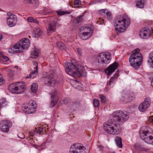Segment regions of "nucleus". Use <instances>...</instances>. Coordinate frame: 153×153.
Segmentation results:
<instances>
[{"instance_id": "obj_56", "label": "nucleus", "mask_w": 153, "mask_h": 153, "mask_svg": "<svg viewBox=\"0 0 153 153\" xmlns=\"http://www.w3.org/2000/svg\"><path fill=\"white\" fill-rule=\"evenodd\" d=\"M104 20L102 19H101V21H100V23H99V22H98V23L99 24H102V23H104Z\"/></svg>"}, {"instance_id": "obj_47", "label": "nucleus", "mask_w": 153, "mask_h": 153, "mask_svg": "<svg viewBox=\"0 0 153 153\" xmlns=\"http://www.w3.org/2000/svg\"><path fill=\"white\" fill-rule=\"evenodd\" d=\"M71 22L73 26L76 27V19H74L73 20L71 21Z\"/></svg>"}, {"instance_id": "obj_42", "label": "nucleus", "mask_w": 153, "mask_h": 153, "mask_svg": "<svg viewBox=\"0 0 153 153\" xmlns=\"http://www.w3.org/2000/svg\"><path fill=\"white\" fill-rule=\"evenodd\" d=\"M149 79L151 81V84L153 86V72L149 74Z\"/></svg>"}, {"instance_id": "obj_17", "label": "nucleus", "mask_w": 153, "mask_h": 153, "mask_svg": "<svg viewBox=\"0 0 153 153\" xmlns=\"http://www.w3.org/2000/svg\"><path fill=\"white\" fill-rule=\"evenodd\" d=\"M150 31L148 29L146 28L141 29L139 32L140 36L143 39H147L150 36Z\"/></svg>"}, {"instance_id": "obj_46", "label": "nucleus", "mask_w": 153, "mask_h": 153, "mask_svg": "<svg viewBox=\"0 0 153 153\" xmlns=\"http://www.w3.org/2000/svg\"><path fill=\"white\" fill-rule=\"evenodd\" d=\"M44 128L42 127H39L38 129L36 131L37 133H40L43 132L44 131Z\"/></svg>"}, {"instance_id": "obj_16", "label": "nucleus", "mask_w": 153, "mask_h": 153, "mask_svg": "<svg viewBox=\"0 0 153 153\" xmlns=\"http://www.w3.org/2000/svg\"><path fill=\"white\" fill-rule=\"evenodd\" d=\"M86 75V71L83 66L81 64H77V77H85Z\"/></svg>"}, {"instance_id": "obj_49", "label": "nucleus", "mask_w": 153, "mask_h": 153, "mask_svg": "<svg viewBox=\"0 0 153 153\" xmlns=\"http://www.w3.org/2000/svg\"><path fill=\"white\" fill-rule=\"evenodd\" d=\"M5 82L2 76L0 74V85L4 83Z\"/></svg>"}, {"instance_id": "obj_50", "label": "nucleus", "mask_w": 153, "mask_h": 153, "mask_svg": "<svg viewBox=\"0 0 153 153\" xmlns=\"http://www.w3.org/2000/svg\"><path fill=\"white\" fill-rule=\"evenodd\" d=\"M70 99L68 98H65L64 100V103L65 104H67L70 102Z\"/></svg>"}, {"instance_id": "obj_6", "label": "nucleus", "mask_w": 153, "mask_h": 153, "mask_svg": "<svg viewBox=\"0 0 153 153\" xmlns=\"http://www.w3.org/2000/svg\"><path fill=\"white\" fill-rule=\"evenodd\" d=\"M114 120L115 122H123L126 121L129 116L126 114L121 111H118L113 114Z\"/></svg>"}, {"instance_id": "obj_38", "label": "nucleus", "mask_w": 153, "mask_h": 153, "mask_svg": "<svg viewBox=\"0 0 153 153\" xmlns=\"http://www.w3.org/2000/svg\"><path fill=\"white\" fill-rule=\"evenodd\" d=\"M57 15L59 16H62L65 14H69V12L62 10H57L56 11Z\"/></svg>"}, {"instance_id": "obj_62", "label": "nucleus", "mask_w": 153, "mask_h": 153, "mask_svg": "<svg viewBox=\"0 0 153 153\" xmlns=\"http://www.w3.org/2000/svg\"><path fill=\"white\" fill-rule=\"evenodd\" d=\"M15 68H16V69H18V66H15Z\"/></svg>"}, {"instance_id": "obj_55", "label": "nucleus", "mask_w": 153, "mask_h": 153, "mask_svg": "<svg viewBox=\"0 0 153 153\" xmlns=\"http://www.w3.org/2000/svg\"><path fill=\"white\" fill-rule=\"evenodd\" d=\"M81 1L79 0H77V8L79 6H77L78 5H81Z\"/></svg>"}, {"instance_id": "obj_63", "label": "nucleus", "mask_w": 153, "mask_h": 153, "mask_svg": "<svg viewBox=\"0 0 153 153\" xmlns=\"http://www.w3.org/2000/svg\"><path fill=\"white\" fill-rule=\"evenodd\" d=\"M152 32L153 33V28L152 29Z\"/></svg>"}, {"instance_id": "obj_26", "label": "nucleus", "mask_w": 153, "mask_h": 153, "mask_svg": "<svg viewBox=\"0 0 153 153\" xmlns=\"http://www.w3.org/2000/svg\"><path fill=\"white\" fill-rule=\"evenodd\" d=\"M134 147L135 149L140 151H145L146 149L145 146L142 143H137L134 145Z\"/></svg>"}, {"instance_id": "obj_5", "label": "nucleus", "mask_w": 153, "mask_h": 153, "mask_svg": "<svg viewBox=\"0 0 153 153\" xmlns=\"http://www.w3.org/2000/svg\"><path fill=\"white\" fill-rule=\"evenodd\" d=\"M29 46V45L21 39L18 42L15 44L9 49V52L10 53H21L23 50L27 49Z\"/></svg>"}, {"instance_id": "obj_52", "label": "nucleus", "mask_w": 153, "mask_h": 153, "mask_svg": "<svg viewBox=\"0 0 153 153\" xmlns=\"http://www.w3.org/2000/svg\"><path fill=\"white\" fill-rule=\"evenodd\" d=\"M22 39H23V41H24V42H26V44L29 45L30 44V42L29 39L27 38H25Z\"/></svg>"}, {"instance_id": "obj_21", "label": "nucleus", "mask_w": 153, "mask_h": 153, "mask_svg": "<svg viewBox=\"0 0 153 153\" xmlns=\"http://www.w3.org/2000/svg\"><path fill=\"white\" fill-rule=\"evenodd\" d=\"M25 85L24 83L17 82V87L18 90H17L18 91L15 92V94H21L24 92L25 88Z\"/></svg>"}, {"instance_id": "obj_35", "label": "nucleus", "mask_w": 153, "mask_h": 153, "mask_svg": "<svg viewBox=\"0 0 153 153\" xmlns=\"http://www.w3.org/2000/svg\"><path fill=\"white\" fill-rule=\"evenodd\" d=\"M38 51L34 50L32 52L30 57L32 58H36L39 55Z\"/></svg>"}, {"instance_id": "obj_27", "label": "nucleus", "mask_w": 153, "mask_h": 153, "mask_svg": "<svg viewBox=\"0 0 153 153\" xmlns=\"http://www.w3.org/2000/svg\"><path fill=\"white\" fill-rule=\"evenodd\" d=\"M136 6L140 8H143L144 5V0H136Z\"/></svg>"}, {"instance_id": "obj_45", "label": "nucleus", "mask_w": 153, "mask_h": 153, "mask_svg": "<svg viewBox=\"0 0 153 153\" xmlns=\"http://www.w3.org/2000/svg\"><path fill=\"white\" fill-rule=\"evenodd\" d=\"M34 0H25L24 2L25 4H33Z\"/></svg>"}, {"instance_id": "obj_20", "label": "nucleus", "mask_w": 153, "mask_h": 153, "mask_svg": "<svg viewBox=\"0 0 153 153\" xmlns=\"http://www.w3.org/2000/svg\"><path fill=\"white\" fill-rule=\"evenodd\" d=\"M129 94H126L123 93L120 98V101L123 103H126L129 101H131L133 99L134 95L131 94V97L129 96Z\"/></svg>"}, {"instance_id": "obj_14", "label": "nucleus", "mask_w": 153, "mask_h": 153, "mask_svg": "<svg viewBox=\"0 0 153 153\" xmlns=\"http://www.w3.org/2000/svg\"><path fill=\"white\" fill-rule=\"evenodd\" d=\"M149 100V99L146 98L144 101L139 105L138 108L140 111L144 112L148 109L150 105Z\"/></svg>"}, {"instance_id": "obj_57", "label": "nucleus", "mask_w": 153, "mask_h": 153, "mask_svg": "<svg viewBox=\"0 0 153 153\" xmlns=\"http://www.w3.org/2000/svg\"><path fill=\"white\" fill-rule=\"evenodd\" d=\"M129 94V96L130 97H131V94H133V95H134L133 94H132V93H128V94ZM134 97L133 98V99L134 98Z\"/></svg>"}, {"instance_id": "obj_28", "label": "nucleus", "mask_w": 153, "mask_h": 153, "mask_svg": "<svg viewBox=\"0 0 153 153\" xmlns=\"http://www.w3.org/2000/svg\"><path fill=\"white\" fill-rule=\"evenodd\" d=\"M149 57L148 62L152 67L153 68V52L152 51L149 53Z\"/></svg>"}, {"instance_id": "obj_23", "label": "nucleus", "mask_w": 153, "mask_h": 153, "mask_svg": "<svg viewBox=\"0 0 153 153\" xmlns=\"http://www.w3.org/2000/svg\"><path fill=\"white\" fill-rule=\"evenodd\" d=\"M9 90L11 91L12 93H15L14 91H17L18 88L17 87V82L16 83H13L10 84L8 88Z\"/></svg>"}, {"instance_id": "obj_30", "label": "nucleus", "mask_w": 153, "mask_h": 153, "mask_svg": "<svg viewBox=\"0 0 153 153\" xmlns=\"http://www.w3.org/2000/svg\"><path fill=\"white\" fill-rule=\"evenodd\" d=\"M38 88V85L36 83H33L31 86V91L33 93H36Z\"/></svg>"}, {"instance_id": "obj_34", "label": "nucleus", "mask_w": 153, "mask_h": 153, "mask_svg": "<svg viewBox=\"0 0 153 153\" xmlns=\"http://www.w3.org/2000/svg\"><path fill=\"white\" fill-rule=\"evenodd\" d=\"M56 46L58 48L61 50L65 49V46L64 44L61 42H58L56 43Z\"/></svg>"}, {"instance_id": "obj_59", "label": "nucleus", "mask_w": 153, "mask_h": 153, "mask_svg": "<svg viewBox=\"0 0 153 153\" xmlns=\"http://www.w3.org/2000/svg\"><path fill=\"white\" fill-rule=\"evenodd\" d=\"M33 137V135L31 133H30L29 137L30 138H32Z\"/></svg>"}, {"instance_id": "obj_58", "label": "nucleus", "mask_w": 153, "mask_h": 153, "mask_svg": "<svg viewBox=\"0 0 153 153\" xmlns=\"http://www.w3.org/2000/svg\"><path fill=\"white\" fill-rule=\"evenodd\" d=\"M76 0H75L74 2V5L75 6L74 7H76Z\"/></svg>"}, {"instance_id": "obj_2", "label": "nucleus", "mask_w": 153, "mask_h": 153, "mask_svg": "<svg viewBox=\"0 0 153 153\" xmlns=\"http://www.w3.org/2000/svg\"><path fill=\"white\" fill-rule=\"evenodd\" d=\"M140 50L137 48L132 52L129 58V62L130 65L135 70H137L140 66L143 61V56L140 53Z\"/></svg>"}, {"instance_id": "obj_19", "label": "nucleus", "mask_w": 153, "mask_h": 153, "mask_svg": "<svg viewBox=\"0 0 153 153\" xmlns=\"http://www.w3.org/2000/svg\"><path fill=\"white\" fill-rule=\"evenodd\" d=\"M33 65L34 66V70L32 71L31 73L29 74V76H26V78H31L33 79L36 77L38 74V63L36 62H33Z\"/></svg>"}, {"instance_id": "obj_10", "label": "nucleus", "mask_w": 153, "mask_h": 153, "mask_svg": "<svg viewBox=\"0 0 153 153\" xmlns=\"http://www.w3.org/2000/svg\"><path fill=\"white\" fill-rule=\"evenodd\" d=\"M35 104V102L32 101L30 102L27 106L22 107V110L27 114L33 113L35 111L36 106L34 105Z\"/></svg>"}, {"instance_id": "obj_7", "label": "nucleus", "mask_w": 153, "mask_h": 153, "mask_svg": "<svg viewBox=\"0 0 153 153\" xmlns=\"http://www.w3.org/2000/svg\"><path fill=\"white\" fill-rule=\"evenodd\" d=\"M65 71L67 73L75 78L76 76V65L72 62H67L65 63Z\"/></svg>"}, {"instance_id": "obj_12", "label": "nucleus", "mask_w": 153, "mask_h": 153, "mask_svg": "<svg viewBox=\"0 0 153 153\" xmlns=\"http://www.w3.org/2000/svg\"><path fill=\"white\" fill-rule=\"evenodd\" d=\"M12 126L11 123L9 120H1L0 123V128L4 132L7 133L9 131V128Z\"/></svg>"}, {"instance_id": "obj_60", "label": "nucleus", "mask_w": 153, "mask_h": 153, "mask_svg": "<svg viewBox=\"0 0 153 153\" xmlns=\"http://www.w3.org/2000/svg\"><path fill=\"white\" fill-rule=\"evenodd\" d=\"M99 148H100L101 149H102V148H103V146H102V145H99Z\"/></svg>"}, {"instance_id": "obj_11", "label": "nucleus", "mask_w": 153, "mask_h": 153, "mask_svg": "<svg viewBox=\"0 0 153 153\" xmlns=\"http://www.w3.org/2000/svg\"><path fill=\"white\" fill-rule=\"evenodd\" d=\"M94 29V26L92 25H90V28H88V31L83 32L82 33L79 32V36L82 39L86 40L91 36L93 32Z\"/></svg>"}, {"instance_id": "obj_33", "label": "nucleus", "mask_w": 153, "mask_h": 153, "mask_svg": "<svg viewBox=\"0 0 153 153\" xmlns=\"http://www.w3.org/2000/svg\"><path fill=\"white\" fill-rule=\"evenodd\" d=\"M115 76H112L110 79L109 81H108L107 83V85L110 86L113 85L114 83V80L115 79Z\"/></svg>"}, {"instance_id": "obj_15", "label": "nucleus", "mask_w": 153, "mask_h": 153, "mask_svg": "<svg viewBox=\"0 0 153 153\" xmlns=\"http://www.w3.org/2000/svg\"><path fill=\"white\" fill-rule=\"evenodd\" d=\"M118 65V64L117 62H114L111 65H110L107 69H105V72L108 75L110 76L115 71L117 68Z\"/></svg>"}, {"instance_id": "obj_61", "label": "nucleus", "mask_w": 153, "mask_h": 153, "mask_svg": "<svg viewBox=\"0 0 153 153\" xmlns=\"http://www.w3.org/2000/svg\"><path fill=\"white\" fill-rule=\"evenodd\" d=\"M2 38H3V36L2 35V34H1L0 36V40H1V39H2Z\"/></svg>"}, {"instance_id": "obj_31", "label": "nucleus", "mask_w": 153, "mask_h": 153, "mask_svg": "<svg viewBox=\"0 0 153 153\" xmlns=\"http://www.w3.org/2000/svg\"><path fill=\"white\" fill-rule=\"evenodd\" d=\"M70 153H76V143L73 144L71 147Z\"/></svg>"}, {"instance_id": "obj_22", "label": "nucleus", "mask_w": 153, "mask_h": 153, "mask_svg": "<svg viewBox=\"0 0 153 153\" xmlns=\"http://www.w3.org/2000/svg\"><path fill=\"white\" fill-rule=\"evenodd\" d=\"M56 24L55 21H52L48 25V27L47 29L48 33H51L55 30Z\"/></svg>"}, {"instance_id": "obj_9", "label": "nucleus", "mask_w": 153, "mask_h": 153, "mask_svg": "<svg viewBox=\"0 0 153 153\" xmlns=\"http://www.w3.org/2000/svg\"><path fill=\"white\" fill-rule=\"evenodd\" d=\"M6 19L8 25L10 27L14 26L17 21L16 16L10 12L7 13Z\"/></svg>"}, {"instance_id": "obj_51", "label": "nucleus", "mask_w": 153, "mask_h": 153, "mask_svg": "<svg viewBox=\"0 0 153 153\" xmlns=\"http://www.w3.org/2000/svg\"><path fill=\"white\" fill-rule=\"evenodd\" d=\"M18 135V137L21 139H23L25 137V135L23 133L19 134Z\"/></svg>"}, {"instance_id": "obj_3", "label": "nucleus", "mask_w": 153, "mask_h": 153, "mask_svg": "<svg viewBox=\"0 0 153 153\" xmlns=\"http://www.w3.org/2000/svg\"><path fill=\"white\" fill-rule=\"evenodd\" d=\"M104 130L108 133L113 135L119 134L120 131L118 125L113 122L111 120L105 123L103 125Z\"/></svg>"}, {"instance_id": "obj_37", "label": "nucleus", "mask_w": 153, "mask_h": 153, "mask_svg": "<svg viewBox=\"0 0 153 153\" xmlns=\"http://www.w3.org/2000/svg\"><path fill=\"white\" fill-rule=\"evenodd\" d=\"M76 76L75 77V78L73 77L75 79H71L70 81V84L72 86L74 87L75 88H76Z\"/></svg>"}, {"instance_id": "obj_43", "label": "nucleus", "mask_w": 153, "mask_h": 153, "mask_svg": "<svg viewBox=\"0 0 153 153\" xmlns=\"http://www.w3.org/2000/svg\"><path fill=\"white\" fill-rule=\"evenodd\" d=\"M84 16V14L82 15L81 16H79L78 17H77V24H79V22H81V21L83 20V16Z\"/></svg>"}, {"instance_id": "obj_53", "label": "nucleus", "mask_w": 153, "mask_h": 153, "mask_svg": "<svg viewBox=\"0 0 153 153\" xmlns=\"http://www.w3.org/2000/svg\"><path fill=\"white\" fill-rule=\"evenodd\" d=\"M77 52H78V54L80 56H82V51L81 49L79 48H77Z\"/></svg>"}, {"instance_id": "obj_41", "label": "nucleus", "mask_w": 153, "mask_h": 153, "mask_svg": "<svg viewBox=\"0 0 153 153\" xmlns=\"http://www.w3.org/2000/svg\"><path fill=\"white\" fill-rule=\"evenodd\" d=\"M37 31L36 32L34 36L35 37H37L41 36L42 34V31L39 29L37 30Z\"/></svg>"}, {"instance_id": "obj_29", "label": "nucleus", "mask_w": 153, "mask_h": 153, "mask_svg": "<svg viewBox=\"0 0 153 153\" xmlns=\"http://www.w3.org/2000/svg\"><path fill=\"white\" fill-rule=\"evenodd\" d=\"M116 144L118 147L122 148L123 146L122 139L120 137H117L115 139Z\"/></svg>"}, {"instance_id": "obj_8", "label": "nucleus", "mask_w": 153, "mask_h": 153, "mask_svg": "<svg viewBox=\"0 0 153 153\" xmlns=\"http://www.w3.org/2000/svg\"><path fill=\"white\" fill-rule=\"evenodd\" d=\"M143 131L141 133V131L140 132V137L142 140L147 143L153 145V136L150 135V134L147 131Z\"/></svg>"}, {"instance_id": "obj_64", "label": "nucleus", "mask_w": 153, "mask_h": 153, "mask_svg": "<svg viewBox=\"0 0 153 153\" xmlns=\"http://www.w3.org/2000/svg\"><path fill=\"white\" fill-rule=\"evenodd\" d=\"M152 52H153V51Z\"/></svg>"}, {"instance_id": "obj_24", "label": "nucleus", "mask_w": 153, "mask_h": 153, "mask_svg": "<svg viewBox=\"0 0 153 153\" xmlns=\"http://www.w3.org/2000/svg\"><path fill=\"white\" fill-rule=\"evenodd\" d=\"M85 147L83 144L77 143V153H85Z\"/></svg>"}, {"instance_id": "obj_44", "label": "nucleus", "mask_w": 153, "mask_h": 153, "mask_svg": "<svg viewBox=\"0 0 153 153\" xmlns=\"http://www.w3.org/2000/svg\"><path fill=\"white\" fill-rule=\"evenodd\" d=\"M82 88V85L80 82L77 81V89L79 90H81Z\"/></svg>"}, {"instance_id": "obj_1", "label": "nucleus", "mask_w": 153, "mask_h": 153, "mask_svg": "<svg viewBox=\"0 0 153 153\" xmlns=\"http://www.w3.org/2000/svg\"><path fill=\"white\" fill-rule=\"evenodd\" d=\"M130 23V19L126 15L118 16L114 23L116 30L119 32H123Z\"/></svg>"}, {"instance_id": "obj_36", "label": "nucleus", "mask_w": 153, "mask_h": 153, "mask_svg": "<svg viewBox=\"0 0 153 153\" xmlns=\"http://www.w3.org/2000/svg\"><path fill=\"white\" fill-rule=\"evenodd\" d=\"M90 25H86V26H85V27H81L79 28V32L80 33H82L81 32L82 31H84L83 32H85L86 31H88V28H90Z\"/></svg>"}, {"instance_id": "obj_4", "label": "nucleus", "mask_w": 153, "mask_h": 153, "mask_svg": "<svg viewBox=\"0 0 153 153\" xmlns=\"http://www.w3.org/2000/svg\"><path fill=\"white\" fill-rule=\"evenodd\" d=\"M111 59V53L109 52H102L96 57V61L103 66H106L109 63Z\"/></svg>"}, {"instance_id": "obj_48", "label": "nucleus", "mask_w": 153, "mask_h": 153, "mask_svg": "<svg viewBox=\"0 0 153 153\" xmlns=\"http://www.w3.org/2000/svg\"><path fill=\"white\" fill-rule=\"evenodd\" d=\"M1 56L4 59V61L7 62L9 60V59L7 56L4 55H3L2 53H1Z\"/></svg>"}, {"instance_id": "obj_54", "label": "nucleus", "mask_w": 153, "mask_h": 153, "mask_svg": "<svg viewBox=\"0 0 153 153\" xmlns=\"http://www.w3.org/2000/svg\"><path fill=\"white\" fill-rule=\"evenodd\" d=\"M149 121L150 122L153 123V116H151L149 117Z\"/></svg>"}, {"instance_id": "obj_13", "label": "nucleus", "mask_w": 153, "mask_h": 153, "mask_svg": "<svg viewBox=\"0 0 153 153\" xmlns=\"http://www.w3.org/2000/svg\"><path fill=\"white\" fill-rule=\"evenodd\" d=\"M53 76L54 74L52 72L48 74L44 78L45 84L49 86H52V84H54L55 81L53 79Z\"/></svg>"}, {"instance_id": "obj_39", "label": "nucleus", "mask_w": 153, "mask_h": 153, "mask_svg": "<svg viewBox=\"0 0 153 153\" xmlns=\"http://www.w3.org/2000/svg\"><path fill=\"white\" fill-rule=\"evenodd\" d=\"M99 97L100 99L101 102L102 103H105L106 101L105 97L102 94H99Z\"/></svg>"}, {"instance_id": "obj_25", "label": "nucleus", "mask_w": 153, "mask_h": 153, "mask_svg": "<svg viewBox=\"0 0 153 153\" xmlns=\"http://www.w3.org/2000/svg\"><path fill=\"white\" fill-rule=\"evenodd\" d=\"M99 12L101 14L102 13L105 14L107 16V18L108 19L111 20L112 18V15L111 13L107 10L106 9H102L100 10Z\"/></svg>"}, {"instance_id": "obj_32", "label": "nucleus", "mask_w": 153, "mask_h": 153, "mask_svg": "<svg viewBox=\"0 0 153 153\" xmlns=\"http://www.w3.org/2000/svg\"><path fill=\"white\" fill-rule=\"evenodd\" d=\"M27 21L29 22H34L36 23V24L38 25L39 24V22L36 19H34L32 17H29L27 18Z\"/></svg>"}, {"instance_id": "obj_18", "label": "nucleus", "mask_w": 153, "mask_h": 153, "mask_svg": "<svg viewBox=\"0 0 153 153\" xmlns=\"http://www.w3.org/2000/svg\"><path fill=\"white\" fill-rule=\"evenodd\" d=\"M52 100L51 101L50 106L52 108L54 106L57 102L58 99L57 93L56 91L53 90L50 94Z\"/></svg>"}, {"instance_id": "obj_40", "label": "nucleus", "mask_w": 153, "mask_h": 153, "mask_svg": "<svg viewBox=\"0 0 153 153\" xmlns=\"http://www.w3.org/2000/svg\"><path fill=\"white\" fill-rule=\"evenodd\" d=\"M93 104L94 107H99V101L97 99H94L93 100Z\"/></svg>"}]
</instances>
